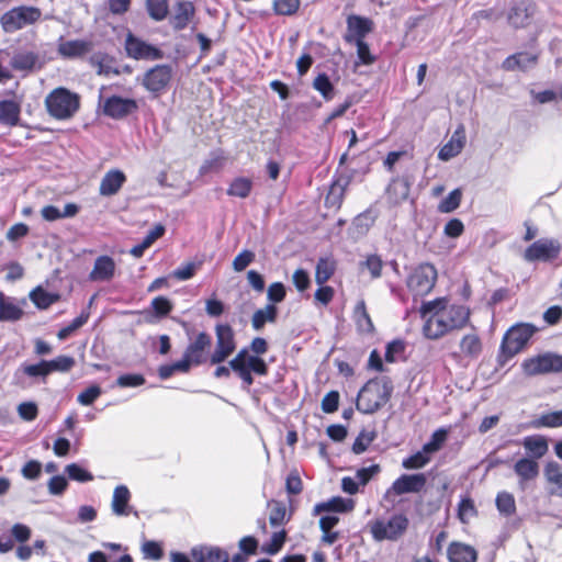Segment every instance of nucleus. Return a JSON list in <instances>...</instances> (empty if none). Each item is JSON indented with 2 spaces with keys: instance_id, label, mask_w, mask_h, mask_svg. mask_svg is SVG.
<instances>
[{
  "instance_id": "f3484780",
  "label": "nucleus",
  "mask_w": 562,
  "mask_h": 562,
  "mask_svg": "<svg viewBox=\"0 0 562 562\" xmlns=\"http://www.w3.org/2000/svg\"><path fill=\"white\" fill-rule=\"evenodd\" d=\"M116 271V263L110 256L102 255L94 260L92 270L89 273V280L94 282L111 281Z\"/></svg>"
},
{
  "instance_id": "aec40b11",
  "label": "nucleus",
  "mask_w": 562,
  "mask_h": 562,
  "mask_svg": "<svg viewBox=\"0 0 562 562\" xmlns=\"http://www.w3.org/2000/svg\"><path fill=\"white\" fill-rule=\"evenodd\" d=\"M411 182L406 177L394 178L386 188L387 201L393 205L403 203L409 195Z\"/></svg>"
},
{
  "instance_id": "bf43d9fd",
  "label": "nucleus",
  "mask_w": 562,
  "mask_h": 562,
  "mask_svg": "<svg viewBox=\"0 0 562 562\" xmlns=\"http://www.w3.org/2000/svg\"><path fill=\"white\" fill-rule=\"evenodd\" d=\"M142 552L145 559L158 561L162 558V548L159 542L147 540L142 544Z\"/></svg>"
},
{
  "instance_id": "864d4df0",
  "label": "nucleus",
  "mask_w": 562,
  "mask_h": 562,
  "mask_svg": "<svg viewBox=\"0 0 562 562\" xmlns=\"http://www.w3.org/2000/svg\"><path fill=\"white\" fill-rule=\"evenodd\" d=\"M48 372L54 371L68 372L76 363L75 359L70 356H59L50 361H46Z\"/></svg>"
},
{
  "instance_id": "c85d7f7f",
  "label": "nucleus",
  "mask_w": 562,
  "mask_h": 562,
  "mask_svg": "<svg viewBox=\"0 0 562 562\" xmlns=\"http://www.w3.org/2000/svg\"><path fill=\"white\" fill-rule=\"evenodd\" d=\"M522 446L531 459L538 460L542 458L549 449L546 437L541 435H531L522 439Z\"/></svg>"
},
{
  "instance_id": "72a5a7b5",
  "label": "nucleus",
  "mask_w": 562,
  "mask_h": 562,
  "mask_svg": "<svg viewBox=\"0 0 562 562\" xmlns=\"http://www.w3.org/2000/svg\"><path fill=\"white\" fill-rule=\"evenodd\" d=\"M546 480L554 486L550 490L551 495L562 497V467L555 462H548L544 467Z\"/></svg>"
},
{
  "instance_id": "e2e57ef3",
  "label": "nucleus",
  "mask_w": 562,
  "mask_h": 562,
  "mask_svg": "<svg viewBox=\"0 0 562 562\" xmlns=\"http://www.w3.org/2000/svg\"><path fill=\"white\" fill-rule=\"evenodd\" d=\"M101 393L102 390L99 385H90L78 395L77 401L83 406H89L101 395Z\"/></svg>"
},
{
  "instance_id": "c9c22d12",
  "label": "nucleus",
  "mask_w": 562,
  "mask_h": 562,
  "mask_svg": "<svg viewBox=\"0 0 562 562\" xmlns=\"http://www.w3.org/2000/svg\"><path fill=\"white\" fill-rule=\"evenodd\" d=\"M20 105L13 100L0 101V122L10 126H14L19 122Z\"/></svg>"
},
{
  "instance_id": "ea45409f",
  "label": "nucleus",
  "mask_w": 562,
  "mask_h": 562,
  "mask_svg": "<svg viewBox=\"0 0 562 562\" xmlns=\"http://www.w3.org/2000/svg\"><path fill=\"white\" fill-rule=\"evenodd\" d=\"M31 301L41 310H45L54 304L58 299V294L45 291L43 288L37 286L30 293Z\"/></svg>"
},
{
  "instance_id": "f03ea898",
  "label": "nucleus",
  "mask_w": 562,
  "mask_h": 562,
  "mask_svg": "<svg viewBox=\"0 0 562 562\" xmlns=\"http://www.w3.org/2000/svg\"><path fill=\"white\" fill-rule=\"evenodd\" d=\"M231 371H234L243 381L244 387L248 389L254 383L252 373L267 375L268 364L263 359L250 355L246 348H243L228 362V366H218L213 374L217 379L229 378Z\"/></svg>"
},
{
  "instance_id": "a211bd4d",
  "label": "nucleus",
  "mask_w": 562,
  "mask_h": 562,
  "mask_svg": "<svg viewBox=\"0 0 562 562\" xmlns=\"http://www.w3.org/2000/svg\"><path fill=\"white\" fill-rule=\"evenodd\" d=\"M25 301L19 302L16 299L7 296L0 292V321L16 322L23 316V305Z\"/></svg>"
},
{
  "instance_id": "e433bc0d",
  "label": "nucleus",
  "mask_w": 562,
  "mask_h": 562,
  "mask_svg": "<svg viewBox=\"0 0 562 562\" xmlns=\"http://www.w3.org/2000/svg\"><path fill=\"white\" fill-rule=\"evenodd\" d=\"M278 316V308L273 304H267L257 310L251 318V325L255 330H260L266 323H274Z\"/></svg>"
},
{
  "instance_id": "4c0bfd02",
  "label": "nucleus",
  "mask_w": 562,
  "mask_h": 562,
  "mask_svg": "<svg viewBox=\"0 0 562 562\" xmlns=\"http://www.w3.org/2000/svg\"><path fill=\"white\" fill-rule=\"evenodd\" d=\"M461 353L471 359H475L482 351V342L480 337L474 334L464 335L460 341Z\"/></svg>"
},
{
  "instance_id": "4468645a",
  "label": "nucleus",
  "mask_w": 562,
  "mask_h": 562,
  "mask_svg": "<svg viewBox=\"0 0 562 562\" xmlns=\"http://www.w3.org/2000/svg\"><path fill=\"white\" fill-rule=\"evenodd\" d=\"M347 32L344 36L347 43L364 41V37L373 31L374 23L371 19L350 14L346 21Z\"/></svg>"
},
{
  "instance_id": "a19ab883",
  "label": "nucleus",
  "mask_w": 562,
  "mask_h": 562,
  "mask_svg": "<svg viewBox=\"0 0 562 562\" xmlns=\"http://www.w3.org/2000/svg\"><path fill=\"white\" fill-rule=\"evenodd\" d=\"M461 201L462 190L457 188L440 201L437 209L440 213H451L460 206Z\"/></svg>"
},
{
  "instance_id": "a878e982",
  "label": "nucleus",
  "mask_w": 562,
  "mask_h": 562,
  "mask_svg": "<svg viewBox=\"0 0 562 562\" xmlns=\"http://www.w3.org/2000/svg\"><path fill=\"white\" fill-rule=\"evenodd\" d=\"M464 143L465 135L463 127L461 126L452 134L449 142L440 148L438 158L442 161H448L451 158L458 156L461 153Z\"/></svg>"
},
{
  "instance_id": "dca6fc26",
  "label": "nucleus",
  "mask_w": 562,
  "mask_h": 562,
  "mask_svg": "<svg viewBox=\"0 0 562 562\" xmlns=\"http://www.w3.org/2000/svg\"><path fill=\"white\" fill-rule=\"evenodd\" d=\"M137 108V102L134 99L112 95L105 100L103 112L112 119H122L136 111Z\"/></svg>"
},
{
  "instance_id": "69168bd1",
  "label": "nucleus",
  "mask_w": 562,
  "mask_h": 562,
  "mask_svg": "<svg viewBox=\"0 0 562 562\" xmlns=\"http://www.w3.org/2000/svg\"><path fill=\"white\" fill-rule=\"evenodd\" d=\"M21 370L24 374L33 378L46 376L49 374L48 366L45 360H42L36 364H22Z\"/></svg>"
},
{
  "instance_id": "7ed1b4c3",
  "label": "nucleus",
  "mask_w": 562,
  "mask_h": 562,
  "mask_svg": "<svg viewBox=\"0 0 562 562\" xmlns=\"http://www.w3.org/2000/svg\"><path fill=\"white\" fill-rule=\"evenodd\" d=\"M392 392L393 385L387 378L369 380L358 394L357 409L373 414L389 402Z\"/></svg>"
},
{
  "instance_id": "37998d69",
  "label": "nucleus",
  "mask_w": 562,
  "mask_h": 562,
  "mask_svg": "<svg viewBox=\"0 0 562 562\" xmlns=\"http://www.w3.org/2000/svg\"><path fill=\"white\" fill-rule=\"evenodd\" d=\"M225 164V157L220 153H212L207 159L203 161L200 167L199 173L205 176L210 172H217L222 170Z\"/></svg>"
},
{
  "instance_id": "f8f14e48",
  "label": "nucleus",
  "mask_w": 562,
  "mask_h": 562,
  "mask_svg": "<svg viewBox=\"0 0 562 562\" xmlns=\"http://www.w3.org/2000/svg\"><path fill=\"white\" fill-rule=\"evenodd\" d=\"M427 483L425 473L402 474L387 490L386 495L400 496L408 493H420Z\"/></svg>"
},
{
  "instance_id": "b1692460",
  "label": "nucleus",
  "mask_w": 562,
  "mask_h": 562,
  "mask_svg": "<svg viewBox=\"0 0 562 562\" xmlns=\"http://www.w3.org/2000/svg\"><path fill=\"white\" fill-rule=\"evenodd\" d=\"M211 345V337L202 331L199 333L195 339L190 342L184 351V355L193 362V364L198 366L204 362V351Z\"/></svg>"
},
{
  "instance_id": "052dcab7",
  "label": "nucleus",
  "mask_w": 562,
  "mask_h": 562,
  "mask_svg": "<svg viewBox=\"0 0 562 562\" xmlns=\"http://www.w3.org/2000/svg\"><path fill=\"white\" fill-rule=\"evenodd\" d=\"M476 515L474 503L471 498L464 497L460 501L458 506V516L462 522H467L470 518Z\"/></svg>"
},
{
  "instance_id": "39448f33",
  "label": "nucleus",
  "mask_w": 562,
  "mask_h": 562,
  "mask_svg": "<svg viewBox=\"0 0 562 562\" xmlns=\"http://www.w3.org/2000/svg\"><path fill=\"white\" fill-rule=\"evenodd\" d=\"M536 331L537 327L529 323L512 326L503 337L499 357L504 360L513 358L526 347Z\"/></svg>"
},
{
  "instance_id": "6ab92c4d",
  "label": "nucleus",
  "mask_w": 562,
  "mask_h": 562,
  "mask_svg": "<svg viewBox=\"0 0 562 562\" xmlns=\"http://www.w3.org/2000/svg\"><path fill=\"white\" fill-rule=\"evenodd\" d=\"M195 562H229L228 553L214 546H196L191 549Z\"/></svg>"
},
{
  "instance_id": "412c9836",
  "label": "nucleus",
  "mask_w": 562,
  "mask_h": 562,
  "mask_svg": "<svg viewBox=\"0 0 562 562\" xmlns=\"http://www.w3.org/2000/svg\"><path fill=\"white\" fill-rule=\"evenodd\" d=\"M131 492L126 485H119L113 491L111 509L116 516H128L133 513V507L130 505Z\"/></svg>"
},
{
  "instance_id": "774afa93",
  "label": "nucleus",
  "mask_w": 562,
  "mask_h": 562,
  "mask_svg": "<svg viewBox=\"0 0 562 562\" xmlns=\"http://www.w3.org/2000/svg\"><path fill=\"white\" fill-rule=\"evenodd\" d=\"M255 259V254L250 250H243L233 260V269L237 272L245 270Z\"/></svg>"
},
{
  "instance_id": "4be33fe9",
  "label": "nucleus",
  "mask_w": 562,
  "mask_h": 562,
  "mask_svg": "<svg viewBox=\"0 0 562 562\" xmlns=\"http://www.w3.org/2000/svg\"><path fill=\"white\" fill-rule=\"evenodd\" d=\"M355 502L351 498H344L340 496L333 497L327 502L318 503L314 506V515H319L322 513H349L353 509Z\"/></svg>"
},
{
  "instance_id": "bb28decb",
  "label": "nucleus",
  "mask_w": 562,
  "mask_h": 562,
  "mask_svg": "<svg viewBox=\"0 0 562 562\" xmlns=\"http://www.w3.org/2000/svg\"><path fill=\"white\" fill-rule=\"evenodd\" d=\"M514 472L522 486L526 482L535 480L539 474V464L531 458H521L514 464Z\"/></svg>"
},
{
  "instance_id": "a18cd8bd",
  "label": "nucleus",
  "mask_w": 562,
  "mask_h": 562,
  "mask_svg": "<svg viewBox=\"0 0 562 562\" xmlns=\"http://www.w3.org/2000/svg\"><path fill=\"white\" fill-rule=\"evenodd\" d=\"M535 428L548 427L557 428L562 426V409L541 415L533 422Z\"/></svg>"
},
{
  "instance_id": "0eeeda50",
  "label": "nucleus",
  "mask_w": 562,
  "mask_h": 562,
  "mask_svg": "<svg viewBox=\"0 0 562 562\" xmlns=\"http://www.w3.org/2000/svg\"><path fill=\"white\" fill-rule=\"evenodd\" d=\"M41 16L42 12L38 8L20 5L3 13L0 18V24L5 33H14L36 23Z\"/></svg>"
},
{
  "instance_id": "473e14b6",
  "label": "nucleus",
  "mask_w": 562,
  "mask_h": 562,
  "mask_svg": "<svg viewBox=\"0 0 562 562\" xmlns=\"http://www.w3.org/2000/svg\"><path fill=\"white\" fill-rule=\"evenodd\" d=\"M194 14V5L190 1L179 2L175 9L171 23L176 30H183Z\"/></svg>"
},
{
  "instance_id": "1a4fd4ad",
  "label": "nucleus",
  "mask_w": 562,
  "mask_h": 562,
  "mask_svg": "<svg viewBox=\"0 0 562 562\" xmlns=\"http://www.w3.org/2000/svg\"><path fill=\"white\" fill-rule=\"evenodd\" d=\"M173 69L170 65H156L148 69L142 78V86L154 97L164 94L172 80Z\"/></svg>"
},
{
  "instance_id": "c756f323",
  "label": "nucleus",
  "mask_w": 562,
  "mask_h": 562,
  "mask_svg": "<svg viewBox=\"0 0 562 562\" xmlns=\"http://www.w3.org/2000/svg\"><path fill=\"white\" fill-rule=\"evenodd\" d=\"M536 63L537 55L521 52L507 57L503 61L502 67L507 71H513L516 69L526 70L529 67L533 66Z\"/></svg>"
},
{
  "instance_id": "ddd939ff",
  "label": "nucleus",
  "mask_w": 562,
  "mask_h": 562,
  "mask_svg": "<svg viewBox=\"0 0 562 562\" xmlns=\"http://www.w3.org/2000/svg\"><path fill=\"white\" fill-rule=\"evenodd\" d=\"M560 244L553 239H539L531 244L525 251V259L528 261H548L558 257Z\"/></svg>"
},
{
  "instance_id": "79ce46f5",
  "label": "nucleus",
  "mask_w": 562,
  "mask_h": 562,
  "mask_svg": "<svg viewBox=\"0 0 562 562\" xmlns=\"http://www.w3.org/2000/svg\"><path fill=\"white\" fill-rule=\"evenodd\" d=\"M431 460V456L428 454L423 448L414 454L405 458L402 462V467L407 470H417L424 468Z\"/></svg>"
},
{
  "instance_id": "5701e85b",
  "label": "nucleus",
  "mask_w": 562,
  "mask_h": 562,
  "mask_svg": "<svg viewBox=\"0 0 562 562\" xmlns=\"http://www.w3.org/2000/svg\"><path fill=\"white\" fill-rule=\"evenodd\" d=\"M125 181L126 177L124 172L119 169H112L103 176L100 182L99 193L103 196L114 195L120 191Z\"/></svg>"
},
{
  "instance_id": "de8ad7c7",
  "label": "nucleus",
  "mask_w": 562,
  "mask_h": 562,
  "mask_svg": "<svg viewBox=\"0 0 562 562\" xmlns=\"http://www.w3.org/2000/svg\"><path fill=\"white\" fill-rule=\"evenodd\" d=\"M495 502L498 512L505 516H510L516 510L515 498L510 493H498Z\"/></svg>"
},
{
  "instance_id": "58836bf2",
  "label": "nucleus",
  "mask_w": 562,
  "mask_h": 562,
  "mask_svg": "<svg viewBox=\"0 0 562 562\" xmlns=\"http://www.w3.org/2000/svg\"><path fill=\"white\" fill-rule=\"evenodd\" d=\"M251 189L252 181L249 178L237 177L231 182L227 189V194L239 199H246L250 194Z\"/></svg>"
},
{
  "instance_id": "680f3d73",
  "label": "nucleus",
  "mask_w": 562,
  "mask_h": 562,
  "mask_svg": "<svg viewBox=\"0 0 562 562\" xmlns=\"http://www.w3.org/2000/svg\"><path fill=\"white\" fill-rule=\"evenodd\" d=\"M286 291L285 286L281 282H273L269 285L267 290V299L270 302L269 304L280 303L285 299Z\"/></svg>"
},
{
  "instance_id": "49530a36",
  "label": "nucleus",
  "mask_w": 562,
  "mask_h": 562,
  "mask_svg": "<svg viewBox=\"0 0 562 562\" xmlns=\"http://www.w3.org/2000/svg\"><path fill=\"white\" fill-rule=\"evenodd\" d=\"M448 431L445 428H439L430 437V440L423 446V449L428 454H434L439 451L447 440Z\"/></svg>"
},
{
  "instance_id": "13d9d810",
  "label": "nucleus",
  "mask_w": 562,
  "mask_h": 562,
  "mask_svg": "<svg viewBox=\"0 0 562 562\" xmlns=\"http://www.w3.org/2000/svg\"><path fill=\"white\" fill-rule=\"evenodd\" d=\"M300 0H273V9L277 14L292 15L300 8Z\"/></svg>"
},
{
  "instance_id": "cd10ccee",
  "label": "nucleus",
  "mask_w": 562,
  "mask_h": 562,
  "mask_svg": "<svg viewBox=\"0 0 562 562\" xmlns=\"http://www.w3.org/2000/svg\"><path fill=\"white\" fill-rule=\"evenodd\" d=\"M447 553L450 562H475L477 559L473 547L460 542L450 543Z\"/></svg>"
},
{
  "instance_id": "f257e3e1",
  "label": "nucleus",
  "mask_w": 562,
  "mask_h": 562,
  "mask_svg": "<svg viewBox=\"0 0 562 562\" xmlns=\"http://www.w3.org/2000/svg\"><path fill=\"white\" fill-rule=\"evenodd\" d=\"M420 315L425 319L423 333L428 339H438L454 329L467 325L470 311L463 305H447L446 300L424 302Z\"/></svg>"
},
{
  "instance_id": "f704fd0d",
  "label": "nucleus",
  "mask_w": 562,
  "mask_h": 562,
  "mask_svg": "<svg viewBox=\"0 0 562 562\" xmlns=\"http://www.w3.org/2000/svg\"><path fill=\"white\" fill-rule=\"evenodd\" d=\"M38 55L34 52H19L11 58V67L19 71H30L35 68Z\"/></svg>"
},
{
  "instance_id": "338daca9",
  "label": "nucleus",
  "mask_w": 562,
  "mask_h": 562,
  "mask_svg": "<svg viewBox=\"0 0 562 562\" xmlns=\"http://www.w3.org/2000/svg\"><path fill=\"white\" fill-rule=\"evenodd\" d=\"M151 307L157 317H165L171 312L172 304L167 297L157 296L151 301Z\"/></svg>"
},
{
  "instance_id": "9d476101",
  "label": "nucleus",
  "mask_w": 562,
  "mask_h": 562,
  "mask_svg": "<svg viewBox=\"0 0 562 562\" xmlns=\"http://www.w3.org/2000/svg\"><path fill=\"white\" fill-rule=\"evenodd\" d=\"M437 280V270L430 263H422L408 276L406 284L415 295L428 294Z\"/></svg>"
},
{
  "instance_id": "603ef678",
  "label": "nucleus",
  "mask_w": 562,
  "mask_h": 562,
  "mask_svg": "<svg viewBox=\"0 0 562 562\" xmlns=\"http://www.w3.org/2000/svg\"><path fill=\"white\" fill-rule=\"evenodd\" d=\"M528 19V8L522 4L514 7L508 14V22L515 27L525 26Z\"/></svg>"
},
{
  "instance_id": "2eb2a0df",
  "label": "nucleus",
  "mask_w": 562,
  "mask_h": 562,
  "mask_svg": "<svg viewBox=\"0 0 562 562\" xmlns=\"http://www.w3.org/2000/svg\"><path fill=\"white\" fill-rule=\"evenodd\" d=\"M125 49L128 57L134 59L155 60L161 58V52L153 45L128 34L125 40Z\"/></svg>"
},
{
  "instance_id": "3c124183",
  "label": "nucleus",
  "mask_w": 562,
  "mask_h": 562,
  "mask_svg": "<svg viewBox=\"0 0 562 562\" xmlns=\"http://www.w3.org/2000/svg\"><path fill=\"white\" fill-rule=\"evenodd\" d=\"M375 218V213L372 210H367L353 220V226L359 234H366L374 224Z\"/></svg>"
},
{
  "instance_id": "9b49d317",
  "label": "nucleus",
  "mask_w": 562,
  "mask_h": 562,
  "mask_svg": "<svg viewBox=\"0 0 562 562\" xmlns=\"http://www.w3.org/2000/svg\"><path fill=\"white\" fill-rule=\"evenodd\" d=\"M522 368L528 375L562 372V356L553 352H546L525 360Z\"/></svg>"
},
{
  "instance_id": "7c9ffc66",
  "label": "nucleus",
  "mask_w": 562,
  "mask_h": 562,
  "mask_svg": "<svg viewBox=\"0 0 562 562\" xmlns=\"http://www.w3.org/2000/svg\"><path fill=\"white\" fill-rule=\"evenodd\" d=\"M352 318L360 333L372 334L374 331L372 319L367 311L366 302L363 300H360L356 304L352 313Z\"/></svg>"
},
{
  "instance_id": "6e6d98bb",
  "label": "nucleus",
  "mask_w": 562,
  "mask_h": 562,
  "mask_svg": "<svg viewBox=\"0 0 562 562\" xmlns=\"http://www.w3.org/2000/svg\"><path fill=\"white\" fill-rule=\"evenodd\" d=\"M271 505L269 522L273 528H278L286 522V509L284 505L278 502H272Z\"/></svg>"
},
{
  "instance_id": "423d86ee",
  "label": "nucleus",
  "mask_w": 562,
  "mask_h": 562,
  "mask_svg": "<svg viewBox=\"0 0 562 562\" xmlns=\"http://www.w3.org/2000/svg\"><path fill=\"white\" fill-rule=\"evenodd\" d=\"M408 518L404 514H394L389 519H375L370 522V532L375 541H396L407 530Z\"/></svg>"
},
{
  "instance_id": "0e129e2a",
  "label": "nucleus",
  "mask_w": 562,
  "mask_h": 562,
  "mask_svg": "<svg viewBox=\"0 0 562 562\" xmlns=\"http://www.w3.org/2000/svg\"><path fill=\"white\" fill-rule=\"evenodd\" d=\"M352 44L357 46V64L371 65L375 61V57L370 53L369 45L364 41L353 42Z\"/></svg>"
},
{
  "instance_id": "393cba45",
  "label": "nucleus",
  "mask_w": 562,
  "mask_h": 562,
  "mask_svg": "<svg viewBox=\"0 0 562 562\" xmlns=\"http://www.w3.org/2000/svg\"><path fill=\"white\" fill-rule=\"evenodd\" d=\"M92 42L87 40H71L58 44V53L66 58L81 57L92 50Z\"/></svg>"
},
{
  "instance_id": "2f4dec72",
  "label": "nucleus",
  "mask_w": 562,
  "mask_h": 562,
  "mask_svg": "<svg viewBox=\"0 0 562 562\" xmlns=\"http://www.w3.org/2000/svg\"><path fill=\"white\" fill-rule=\"evenodd\" d=\"M337 262L333 256L321 257L315 269V281L318 285L325 284L335 273Z\"/></svg>"
},
{
  "instance_id": "4d7b16f0",
  "label": "nucleus",
  "mask_w": 562,
  "mask_h": 562,
  "mask_svg": "<svg viewBox=\"0 0 562 562\" xmlns=\"http://www.w3.org/2000/svg\"><path fill=\"white\" fill-rule=\"evenodd\" d=\"M361 267L368 269L372 279H378L382 274L383 260L378 255H369L366 260L361 262Z\"/></svg>"
},
{
  "instance_id": "6e6552de",
  "label": "nucleus",
  "mask_w": 562,
  "mask_h": 562,
  "mask_svg": "<svg viewBox=\"0 0 562 562\" xmlns=\"http://www.w3.org/2000/svg\"><path fill=\"white\" fill-rule=\"evenodd\" d=\"M216 344L210 356L211 364H221L227 360L236 350L237 342L235 331L228 324H217L215 326Z\"/></svg>"
},
{
  "instance_id": "09e8293b",
  "label": "nucleus",
  "mask_w": 562,
  "mask_h": 562,
  "mask_svg": "<svg viewBox=\"0 0 562 562\" xmlns=\"http://www.w3.org/2000/svg\"><path fill=\"white\" fill-rule=\"evenodd\" d=\"M147 10L149 15L156 20L161 21L168 14V0H146Z\"/></svg>"
},
{
  "instance_id": "8fccbe9b",
  "label": "nucleus",
  "mask_w": 562,
  "mask_h": 562,
  "mask_svg": "<svg viewBox=\"0 0 562 562\" xmlns=\"http://www.w3.org/2000/svg\"><path fill=\"white\" fill-rule=\"evenodd\" d=\"M65 472L67 473L70 480L80 483L90 482L93 480V475L78 463L68 464L65 468Z\"/></svg>"
},
{
  "instance_id": "5fc2aeb1",
  "label": "nucleus",
  "mask_w": 562,
  "mask_h": 562,
  "mask_svg": "<svg viewBox=\"0 0 562 562\" xmlns=\"http://www.w3.org/2000/svg\"><path fill=\"white\" fill-rule=\"evenodd\" d=\"M285 538L286 532L284 530L274 532L270 541L262 546V551L271 555L277 554L283 547Z\"/></svg>"
},
{
  "instance_id": "20e7f679",
  "label": "nucleus",
  "mask_w": 562,
  "mask_h": 562,
  "mask_svg": "<svg viewBox=\"0 0 562 562\" xmlns=\"http://www.w3.org/2000/svg\"><path fill=\"white\" fill-rule=\"evenodd\" d=\"M45 105L50 116L57 120H67L78 111L80 99L77 93L60 87L54 89L46 97Z\"/></svg>"
},
{
  "instance_id": "c03bdc74",
  "label": "nucleus",
  "mask_w": 562,
  "mask_h": 562,
  "mask_svg": "<svg viewBox=\"0 0 562 562\" xmlns=\"http://www.w3.org/2000/svg\"><path fill=\"white\" fill-rule=\"evenodd\" d=\"M313 88L318 91L326 101L334 98V86L326 74H319L314 79Z\"/></svg>"
}]
</instances>
